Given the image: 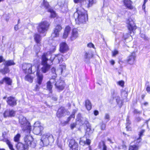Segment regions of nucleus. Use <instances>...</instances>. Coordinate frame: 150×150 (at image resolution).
I'll use <instances>...</instances> for the list:
<instances>
[{
    "label": "nucleus",
    "instance_id": "nucleus-1",
    "mask_svg": "<svg viewBox=\"0 0 150 150\" xmlns=\"http://www.w3.org/2000/svg\"><path fill=\"white\" fill-rule=\"evenodd\" d=\"M74 16L76 23L79 24L84 23L88 20L87 11L81 7L78 8L76 12L74 14Z\"/></svg>",
    "mask_w": 150,
    "mask_h": 150
},
{
    "label": "nucleus",
    "instance_id": "nucleus-2",
    "mask_svg": "<svg viewBox=\"0 0 150 150\" xmlns=\"http://www.w3.org/2000/svg\"><path fill=\"white\" fill-rule=\"evenodd\" d=\"M19 121L22 130L25 133L30 134L31 130V126L26 118L23 116L20 115L19 117Z\"/></svg>",
    "mask_w": 150,
    "mask_h": 150
},
{
    "label": "nucleus",
    "instance_id": "nucleus-3",
    "mask_svg": "<svg viewBox=\"0 0 150 150\" xmlns=\"http://www.w3.org/2000/svg\"><path fill=\"white\" fill-rule=\"evenodd\" d=\"M49 56L50 55L44 53L42 57V63L43 66L41 69L42 71L44 73L47 72L50 68V65L47 63V61L49 60Z\"/></svg>",
    "mask_w": 150,
    "mask_h": 150
},
{
    "label": "nucleus",
    "instance_id": "nucleus-4",
    "mask_svg": "<svg viewBox=\"0 0 150 150\" xmlns=\"http://www.w3.org/2000/svg\"><path fill=\"white\" fill-rule=\"evenodd\" d=\"M50 24L46 21H42L38 24L37 28L38 31L40 33H44L48 30Z\"/></svg>",
    "mask_w": 150,
    "mask_h": 150
},
{
    "label": "nucleus",
    "instance_id": "nucleus-5",
    "mask_svg": "<svg viewBox=\"0 0 150 150\" xmlns=\"http://www.w3.org/2000/svg\"><path fill=\"white\" fill-rule=\"evenodd\" d=\"M53 140L52 136L50 134H47L42 135L40 144L42 146H47L50 141Z\"/></svg>",
    "mask_w": 150,
    "mask_h": 150
},
{
    "label": "nucleus",
    "instance_id": "nucleus-6",
    "mask_svg": "<svg viewBox=\"0 0 150 150\" xmlns=\"http://www.w3.org/2000/svg\"><path fill=\"white\" fill-rule=\"evenodd\" d=\"M46 54H47L49 55H50L49 56V59L52 63L53 61H54L56 63H59L60 62H62L63 60L62 58V55L61 54H58L57 55H52L51 53L50 52H48L46 53Z\"/></svg>",
    "mask_w": 150,
    "mask_h": 150
},
{
    "label": "nucleus",
    "instance_id": "nucleus-7",
    "mask_svg": "<svg viewBox=\"0 0 150 150\" xmlns=\"http://www.w3.org/2000/svg\"><path fill=\"white\" fill-rule=\"evenodd\" d=\"M33 133L36 135H40L41 132L43 130V127L40 125V123L39 122H35L33 126Z\"/></svg>",
    "mask_w": 150,
    "mask_h": 150
},
{
    "label": "nucleus",
    "instance_id": "nucleus-8",
    "mask_svg": "<svg viewBox=\"0 0 150 150\" xmlns=\"http://www.w3.org/2000/svg\"><path fill=\"white\" fill-rule=\"evenodd\" d=\"M33 67H35L36 70V67L32 66L31 64L24 63L23 64L22 69L25 73L30 74L35 71V70H32Z\"/></svg>",
    "mask_w": 150,
    "mask_h": 150
},
{
    "label": "nucleus",
    "instance_id": "nucleus-9",
    "mask_svg": "<svg viewBox=\"0 0 150 150\" xmlns=\"http://www.w3.org/2000/svg\"><path fill=\"white\" fill-rule=\"evenodd\" d=\"M55 83V85L56 88L59 91L63 90L64 89L65 84L63 80L59 79L57 81H56Z\"/></svg>",
    "mask_w": 150,
    "mask_h": 150
},
{
    "label": "nucleus",
    "instance_id": "nucleus-10",
    "mask_svg": "<svg viewBox=\"0 0 150 150\" xmlns=\"http://www.w3.org/2000/svg\"><path fill=\"white\" fill-rule=\"evenodd\" d=\"M126 23L127 25V28L130 31V34L131 33L132 31H133L136 29V27L132 19L129 18L126 21Z\"/></svg>",
    "mask_w": 150,
    "mask_h": 150
},
{
    "label": "nucleus",
    "instance_id": "nucleus-11",
    "mask_svg": "<svg viewBox=\"0 0 150 150\" xmlns=\"http://www.w3.org/2000/svg\"><path fill=\"white\" fill-rule=\"evenodd\" d=\"M62 29V27L60 25H57L54 29V32L51 35L53 38L58 37L59 36V33Z\"/></svg>",
    "mask_w": 150,
    "mask_h": 150
},
{
    "label": "nucleus",
    "instance_id": "nucleus-12",
    "mask_svg": "<svg viewBox=\"0 0 150 150\" xmlns=\"http://www.w3.org/2000/svg\"><path fill=\"white\" fill-rule=\"evenodd\" d=\"M33 141V138L30 135L26 136L24 138V142L28 147L31 145Z\"/></svg>",
    "mask_w": 150,
    "mask_h": 150
},
{
    "label": "nucleus",
    "instance_id": "nucleus-13",
    "mask_svg": "<svg viewBox=\"0 0 150 150\" xmlns=\"http://www.w3.org/2000/svg\"><path fill=\"white\" fill-rule=\"evenodd\" d=\"M66 110L63 107H61L58 110L57 116L58 118H61L65 115Z\"/></svg>",
    "mask_w": 150,
    "mask_h": 150
},
{
    "label": "nucleus",
    "instance_id": "nucleus-14",
    "mask_svg": "<svg viewBox=\"0 0 150 150\" xmlns=\"http://www.w3.org/2000/svg\"><path fill=\"white\" fill-rule=\"evenodd\" d=\"M56 80L55 79L52 78L47 83V88L50 91V93H52V84L55 83V82L56 81Z\"/></svg>",
    "mask_w": 150,
    "mask_h": 150
},
{
    "label": "nucleus",
    "instance_id": "nucleus-15",
    "mask_svg": "<svg viewBox=\"0 0 150 150\" xmlns=\"http://www.w3.org/2000/svg\"><path fill=\"white\" fill-rule=\"evenodd\" d=\"M69 50L68 47L64 42H62L60 45V51L62 53L65 52Z\"/></svg>",
    "mask_w": 150,
    "mask_h": 150
},
{
    "label": "nucleus",
    "instance_id": "nucleus-16",
    "mask_svg": "<svg viewBox=\"0 0 150 150\" xmlns=\"http://www.w3.org/2000/svg\"><path fill=\"white\" fill-rule=\"evenodd\" d=\"M136 57V55L134 52L132 53L129 56L127 59V62L129 64H132L134 62Z\"/></svg>",
    "mask_w": 150,
    "mask_h": 150
},
{
    "label": "nucleus",
    "instance_id": "nucleus-17",
    "mask_svg": "<svg viewBox=\"0 0 150 150\" xmlns=\"http://www.w3.org/2000/svg\"><path fill=\"white\" fill-rule=\"evenodd\" d=\"M79 36L78 31L76 29H73L71 32V35L70 37V39L73 41L75 40Z\"/></svg>",
    "mask_w": 150,
    "mask_h": 150
},
{
    "label": "nucleus",
    "instance_id": "nucleus-18",
    "mask_svg": "<svg viewBox=\"0 0 150 150\" xmlns=\"http://www.w3.org/2000/svg\"><path fill=\"white\" fill-rule=\"evenodd\" d=\"M124 5L128 8L132 9L134 8L132 5V2L131 0H123Z\"/></svg>",
    "mask_w": 150,
    "mask_h": 150
},
{
    "label": "nucleus",
    "instance_id": "nucleus-19",
    "mask_svg": "<svg viewBox=\"0 0 150 150\" xmlns=\"http://www.w3.org/2000/svg\"><path fill=\"white\" fill-rule=\"evenodd\" d=\"M93 57V54L90 51L85 52L84 56L85 61L86 62H88Z\"/></svg>",
    "mask_w": 150,
    "mask_h": 150
},
{
    "label": "nucleus",
    "instance_id": "nucleus-20",
    "mask_svg": "<svg viewBox=\"0 0 150 150\" xmlns=\"http://www.w3.org/2000/svg\"><path fill=\"white\" fill-rule=\"evenodd\" d=\"M71 31V27L69 26H67L65 28L63 34V38L65 39L67 38Z\"/></svg>",
    "mask_w": 150,
    "mask_h": 150
},
{
    "label": "nucleus",
    "instance_id": "nucleus-21",
    "mask_svg": "<svg viewBox=\"0 0 150 150\" xmlns=\"http://www.w3.org/2000/svg\"><path fill=\"white\" fill-rule=\"evenodd\" d=\"M36 75L37 77V82L39 85H40L43 80V75L40 71L38 70L37 71Z\"/></svg>",
    "mask_w": 150,
    "mask_h": 150
},
{
    "label": "nucleus",
    "instance_id": "nucleus-22",
    "mask_svg": "<svg viewBox=\"0 0 150 150\" xmlns=\"http://www.w3.org/2000/svg\"><path fill=\"white\" fill-rule=\"evenodd\" d=\"M7 103L10 106H13L16 104V100L14 98L10 97L8 98Z\"/></svg>",
    "mask_w": 150,
    "mask_h": 150
},
{
    "label": "nucleus",
    "instance_id": "nucleus-23",
    "mask_svg": "<svg viewBox=\"0 0 150 150\" xmlns=\"http://www.w3.org/2000/svg\"><path fill=\"white\" fill-rule=\"evenodd\" d=\"M17 149L18 150H25L28 148V146L25 144L21 143L18 142L16 146Z\"/></svg>",
    "mask_w": 150,
    "mask_h": 150
},
{
    "label": "nucleus",
    "instance_id": "nucleus-24",
    "mask_svg": "<svg viewBox=\"0 0 150 150\" xmlns=\"http://www.w3.org/2000/svg\"><path fill=\"white\" fill-rule=\"evenodd\" d=\"M84 138L80 139V141H79V144H80L83 146H84L86 144H87L88 145H89L91 142V140L87 139L84 140Z\"/></svg>",
    "mask_w": 150,
    "mask_h": 150
},
{
    "label": "nucleus",
    "instance_id": "nucleus-25",
    "mask_svg": "<svg viewBox=\"0 0 150 150\" xmlns=\"http://www.w3.org/2000/svg\"><path fill=\"white\" fill-rule=\"evenodd\" d=\"M34 38L35 42L37 43L38 46H41L40 42L41 40L40 36L38 34H35L34 36Z\"/></svg>",
    "mask_w": 150,
    "mask_h": 150
},
{
    "label": "nucleus",
    "instance_id": "nucleus-26",
    "mask_svg": "<svg viewBox=\"0 0 150 150\" xmlns=\"http://www.w3.org/2000/svg\"><path fill=\"white\" fill-rule=\"evenodd\" d=\"M66 65L65 64H63L60 66L59 69L57 71V72H58V74H61L63 71L66 69Z\"/></svg>",
    "mask_w": 150,
    "mask_h": 150
},
{
    "label": "nucleus",
    "instance_id": "nucleus-27",
    "mask_svg": "<svg viewBox=\"0 0 150 150\" xmlns=\"http://www.w3.org/2000/svg\"><path fill=\"white\" fill-rule=\"evenodd\" d=\"M86 1H87V3L85 4V6L88 8L89 7L93 4L96 3V1L94 0H86V1H84V2Z\"/></svg>",
    "mask_w": 150,
    "mask_h": 150
},
{
    "label": "nucleus",
    "instance_id": "nucleus-28",
    "mask_svg": "<svg viewBox=\"0 0 150 150\" xmlns=\"http://www.w3.org/2000/svg\"><path fill=\"white\" fill-rule=\"evenodd\" d=\"M85 105L88 110H89L91 109L92 106L91 103L89 100H86Z\"/></svg>",
    "mask_w": 150,
    "mask_h": 150
},
{
    "label": "nucleus",
    "instance_id": "nucleus-29",
    "mask_svg": "<svg viewBox=\"0 0 150 150\" xmlns=\"http://www.w3.org/2000/svg\"><path fill=\"white\" fill-rule=\"evenodd\" d=\"M84 1H86V0H74V1L75 3H80L81 4V5L82 7H81V8H83L84 7H86L85 6V4L87 3V1H86L85 2H84Z\"/></svg>",
    "mask_w": 150,
    "mask_h": 150
},
{
    "label": "nucleus",
    "instance_id": "nucleus-30",
    "mask_svg": "<svg viewBox=\"0 0 150 150\" xmlns=\"http://www.w3.org/2000/svg\"><path fill=\"white\" fill-rule=\"evenodd\" d=\"M15 64L14 62L12 60H9L6 61L4 63V65L6 67L11 66Z\"/></svg>",
    "mask_w": 150,
    "mask_h": 150
},
{
    "label": "nucleus",
    "instance_id": "nucleus-31",
    "mask_svg": "<svg viewBox=\"0 0 150 150\" xmlns=\"http://www.w3.org/2000/svg\"><path fill=\"white\" fill-rule=\"evenodd\" d=\"M4 82L8 85H11L12 83V80L11 79L8 77H5L4 78Z\"/></svg>",
    "mask_w": 150,
    "mask_h": 150
},
{
    "label": "nucleus",
    "instance_id": "nucleus-32",
    "mask_svg": "<svg viewBox=\"0 0 150 150\" xmlns=\"http://www.w3.org/2000/svg\"><path fill=\"white\" fill-rule=\"evenodd\" d=\"M9 71V68L5 66L4 68L0 70V72L3 74H5L8 73Z\"/></svg>",
    "mask_w": 150,
    "mask_h": 150
},
{
    "label": "nucleus",
    "instance_id": "nucleus-33",
    "mask_svg": "<svg viewBox=\"0 0 150 150\" xmlns=\"http://www.w3.org/2000/svg\"><path fill=\"white\" fill-rule=\"evenodd\" d=\"M3 141L5 142L8 145L9 148L11 150H14L13 147V145L11 144L9 141L7 139H4Z\"/></svg>",
    "mask_w": 150,
    "mask_h": 150
},
{
    "label": "nucleus",
    "instance_id": "nucleus-34",
    "mask_svg": "<svg viewBox=\"0 0 150 150\" xmlns=\"http://www.w3.org/2000/svg\"><path fill=\"white\" fill-rule=\"evenodd\" d=\"M42 5H43L44 6V7L45 8L47 9V11H48V10L49 9L51 8L49 5L48 3L45 0H43V3L42 4Z\"/></svg>",
    "mask_w": 150,
    "mask_h": 150
},
{
    "label": "nucleus",
    "instance_id": "nucleus-35",
    "mask_svg": "<svg viewBox=\"0 0 150 150\" xmlns=\"http://www.w3.org/2000/svg\"><path fill=\"white\" fill-rule=\"evenodd\" d=\"M33 77L30 75H26L25 77V79L30 83L32 82Z\"/></svg>",
    "mask_w": 150,
    "mask_h": 150
},
{
    "label": "nucleus",
    "instance_id": "nucleus-36",
    "mask_svg": "<svg viewBox=\"0 0 150 150\" xmlns=\"http://www.w3.org/2000/svg\"><path fill=\"white\" fill-rule=\"evenodd\" d=\"M51 72L53 74L52 76V78L55 79V78L57 77V74L56 73H58V72H57L56 71L55 69L53 67L51 69Z\"/></svg>",
    "mask_w": 150,
    "mask_h": 150
},
{
    "label": "nucleus",
    "instance_id": "nucleus-37",
    "mask_svg": "<svg viewBox=\"0 0 150 150\" xmlns=\"http://www.w3.org/2000/svg\"><path fill=\"white\" fill-rule=\"evenodd\" d=\"M10 112L11 110H5L3 113L4 117L6 118L8 117H10Z\"/></svg>",
    "mask_w": 150,
    "mask_h": 150
},
{
    "label": "nucleus",
    "instance_id": "nucleus-38",
    "mask_svg": "<svg viewBox=\"0 0 150 150\" xmlns=\"http://www.w3.org/2000/svg\"><path fill=\"white\" fill-rule=\"evenodd\" d=\"M69 147H72L76 144H78L74 139H71L69 141Z\"/></svg>",
    "mask_w": 150,
    "mask_h": 150
},
{
    "label": "nucleus",
    "instance_id": "nucleus-39",
    "mask_svg": "<svg viewBox=\"0 0 150 150\" xmlns=\"http://www.w3.org/2000/svg\"><path fill=\"white\" fill-rule=\"evenodd\" d=\"M21 137V135L20 134H18L15 135L14 138V142H18L20 141V139Z\"/></svg>",
    "mask_w": 150,
    "mask_h": 150
},
{
    "label": "nucleus",
    "instance_id": "nucleus-40",
    "mask_svg": "<svg viewBox=\"0 0 150 150\" xmlns=\"http://www.w3.org/2000/svg\"><path fill=\"white\" fill-rule=\"evenodd\" d=\"M48 11L50 13V16L51 17L54 18L56 16V13L52 9H49Z\"/></svg>",
    "mask_w": 150,
    "mask_h": 150
},
{
    "label": "nucleus",
    "instance_id": "nucleus-41",
    "mask_svg": "<svg viewBox=\"0 0 150 150\" xmlns=\"http://www.w3.org/2000/svg\"><path fill=\"white\" fill-rule=\"evenodd\" d=\"M127 126L126 127V129H127V130L128 131H130L131 130V129L130 127H128V125H129L130 124V121L129 120V117H128L127 119Z\"/></svg>",
    "mask_w": 150,
    "mask_h": 150
},
{
    "label": "nucleus",
    "instance_id": "nucleus-42",
    "mask_svg": "<svg viewBox=\"0 0 150 150\" xmlns=\"http://www.w3.org/2000/svg\"><path fill=\"white\" fill-rule=\"evenodd\" d=\"M87 128L86 129V133L88 134H89L92 133V131L91 129L90 126L88 125V126L86 127Z\"/></svg>",
    "mask_w": 150,
    "mask_h": 150
},
{
    "label": "nucleus",
    "instance_id": "nucleus-43",
    "mask_svg": "<svg viewBox=\"0 0 150 150\" xmlns=\"http://www.w3.org/2000/svg\"><path fill=\"white\" fill-rule=\"evenodd\" d=\"M138 147L135 145L130 146L129 148V150H138Z\"/></svg>",
    "mask_w": 150,
    "mask_h": 150
},
{
    "label": "nucleus",
    "instance_id": "nucleus-44",
    "mask_svg": "<svg viewBox=\"0 0 150 150\" xmlns=\"http://www.w3.org/2000/svg\"><path fill=\"white\" fill-rule=\"evenodd\" d=\"M64 4V1L59 0L58 1V4L59 6L62 7Z\"/></svg>",
    "mask_w": 150,
    "mask_h": 150
},
{
    "label": "nucleus",
    "instance_id": "nucleus-45",
    "mask_svg": "<svg viewBox=\"0 0 150 150\" xmlns=\"http://www.w3.org/2000/svg\"><path fill=\"white\" fill-rule=\"evenodd\" d=\"M70 150H78V144H76L72 147H70Z\"/></svg>",
    "mask_w": 150,
    "mask_h": 150
},
{
    "label": "nucleus",
    "instance_id": "nucleus-46",
    "mask_svg": "<svg viewBox=\"0 0 150 150\" xmlns=\"http://www.w3.org/2000/svg\"><path fill=\"white\" fill-rule=\"evenodd\" d=\"M16 115V112L15 111L13 110H11V112L10 115V117H14Z\"/></svg>",
    "mask_w": 150,
    "mask_h": 150
},
{
    "label": "nucleus",
    "instance_id": "nucleus-47",
    "mask_svg": "<svg viewBox=\"0 0 150 150\" xmlns=\"http://www.w3.org/2000/svg\"><path fill=\"white\" fill-rule=\"evenodd\" d=\"M116 101L117 103L120 106L122 105V101L120 100V98H117L116 99Z\"/></svg>",
    "mask_w": 150,
    "mask_h": 150
},
{
    "label": "nucleus",
    "instance_id": "nucleus-48",
    "mask_svg": "<svg viewBox=\"0 0 150 150\" xmlns=\"http://www.w3.org/2000/svg\"><path fill=\"white\" fill-rule=\"evenodd\" d=\"M117 84L121 86L122 87H123L124 84V81H118L117 82Z\"/></svg>",
    "mask_w": 150,
    "mask_h": 150
},
{
    "label": "nucleus",
    "instance_id": "nucleus-49",
    "mask_svg": "<svg viewBox=\"0 0 150 150\" xmlns=\"http://www.w3.org/2000/svg\"><path fill=\"white\" fill-rule=\"evenodd\" d=\"M105 119L107 120V122H108L110 120V115L106 113L105 114Z\"/></svg>",
    "mask_w": 150,
    "mask_h": 150
},
{
    "label": "nucleus",
    "instance_id": "nucleus-50",
    "mask_svg": "<svg viewBox=\"0 0 150 150\" xmlns=\"http://www.w3.org/2000/svg\"><path fill=\"white\" fill-rule=\"evenodd\" d=\"M140 36L144 40H146L147 39V38L146 37L145 35L143 33H140Z\"/></svg>",
    "mask_w": 150,
    "mask_h": 150
},
{
    "label": "nucleus",
    "instance_id": "nucleus-51",
    "mask_svg": "<svg viewBox=\"0 0 150 150\" xmlns=\"http://www.w3.org/2000/svg\"><path fill=\"white\" fill-rule=\"evenodd\" d=\"M112 52L113 56H115L118 54V51L116 50H115L114 51H112Z\"/></svg>",
    "mask_w": 150,
    "mask_h": 150
},
{
    "label": "nucleus",
    "instance_id": "nucleus-52",
    "mask_svg": "<svg viewBox=\"0 0 150 150\" xmlns=\"http://www.w3.org/2000/svg\"><path fill=\"white\" fill-rule=\"evenodd\" d=\"M76 126V124L75 123H73L71 124L70 125V127L71 129H74V128H75Z\"/></svg>",
    "mask_w": 150,
    "mask_h": 150
},
{
    "label": "nucleus",
    "instance_id": "nucleus-53",
    "mask_svg": "<svg viewBox=\"0 0 150 150\" xmlns=\"http://www.w3.org/2000/svg\"><path fill=\"white\" fill-rule=\"evenodd\" d=\"M84 123L86 125V127L88 126H88H90L88 120L86 118L84 119Z\"/></svg>",
    "mask_w": 150,
    "mask_h": 150
},
{
    "label": "nucleus",
    "instance_id": "nucleus-54",
    "mask_svg": "<svg viewBox=\"0 0 150 150\" xmlns=\"http://www.w3.org/2000/svg\"><path fill=\"white\" fill-rule=\"evenodd\" d=\"M134 112L135 114H141L142 113V111H139L137 109H135L134 111Z\"/></svg>",
    "mask_w": 150,
    "mask_h": 150
},
{
    "label": "nucleus",
    "instance_id": "nucleus-55",
    "mask_svg": "<svg viewBox=\"0 0 150 150\" xmlns=\"http://www.w3.org/2000/svg\"><path fill=\"white\" fill-rule=\"evenodd\" d=\"M87 46L89 47H92L94 48V45L92 43H90L87 45Z\"/></svg>",
    "mask_w": 150,
    "mask_h": 150
},
{
    "label": "nucleus",
    "instance_id": "nucleus-56",
    "mask_svg": "<svg viewBox=\"0 0 150 150\" xmlns=\"http://www.w3.org/2000/svg\"><path fill=\"white\" fill-rule=\"evenodd\" d=\"M147 2H145V1H144V4L143 5L142 7V9L144 10V11H145V4Z\"/></svg>",
    "mask_w": 150,
    "mask_h": 150
},
{
    "label": "nucleus",
    "instance_id": "nucleus-57",
    "mask_svg": "<svg viewBox=\"0 0 150 150\" xmlns=\"http://www.w3.org/2000/svg\"><path fill=\"white\" fill-rule=\"evenodd\" d=\"M145 130H142L139 132V137H141L143 135V134Z\"/></svg>",
    "mask_w": 150,
    "mask_h": 150
},
{
    "label": "nucleus",
    "instance_id": "nucleus-58",
    "mask_svg": "<svg viewBox=\"0 0 150 150\" xmlns=\"http://www.w3.org/2000/svg\"><path fill=\"white\" fill-rule=\"evenodd\" d=\"M105 124H102L101 127V129L102 130H104L105 128Z\"/></svg>",
    "mask_w": 150,
    "mask_h": 150
},
{
    "label": "nucleus",
    "instance_id": "nucleus-59",
    "mask_svg": "<svg viewBox=\"0 0 150 150\" xmlns=\"http://www.w3.org/2000/svg\"><path fill=\"white\" fill-rule=\"evenodd\" d=\"M68 121H63L62 122V125L63 126L66 125L68 124Z\"/></svg>",
    "mask_w": 150,
    "mask_h": 150
},
{
    "label": "nucleus",
    "instance_id": "nucleus-60",
    "mask_svg": "<svg viewBox=\"0 0 150 150\" xmlns=\"http://www.w3.org/2000/svg\"><path fill=\"white\" fill-rule=\"evenodd\" d=\"M146 89L148 93H150V87L148 85L147 86Z\"/></svg>",
    "mask_w": 150,
    "mask_h": 150
},
{
    "label": "nucleus",
    "instance_id": "nucleus-61",
    "mask_svg": "<svg viewBox=\"0 0 150 150\" xmlns=\"http://www.w3.org/2000/svg\"><path fill=\"white\" fill-rule=\"evenodd\" d=\"M103 150H106L107 147L106 146H105L104 143V142H103Z\"/></svg>",
    "mask_w": 150,
    "mask_h": 150
},
{
    "label": "nucleus",
    "instance_id": "nucleus-62",
    "mask_svg": "<svg viewBox=\"0 0 150 150\" xmlns=\"http://www.w3.org/2000/svg\"><path fill=\"white\" fill-rule=\"evenodd\" d=\"M94 114L95 115H97L99 114L98 111L97 110H95L94 112Z\"/></svg>",
    "mask_w": 150,
    "mask_h": 150
},
{
    "label": "nucleus",
    "instance_id": "nucleus-63",
    "mask_svg": "<svg viewBox=\"0 0 150 150\" xmlns=\"http://www.w3.org/2000/svg\"><path fill=\"white\" fill-rule=\"evenodd\" d=\"M141 137H139L137 139V142L138 143H139V142H140L141 141Z\"/></svg>",
    "mask_w": 150,
    "mask_h": 150
},
{
    "label": "nucleus",
    "instance_id": "nucleus-64",
    "mask_svg": "<svg viewBox=\"0 0 150 150\" xmlns=\"http://www.w3.org/2000/svg\"><path fill=\"white\" fill-rule=\"evenodd\" d=\"M14 29L15 30H17L18 29V27L17 25H15L14 27Z\"/></svg>",
    "mask_w": 150,
    "mask_h": 150
}]
</instances>
